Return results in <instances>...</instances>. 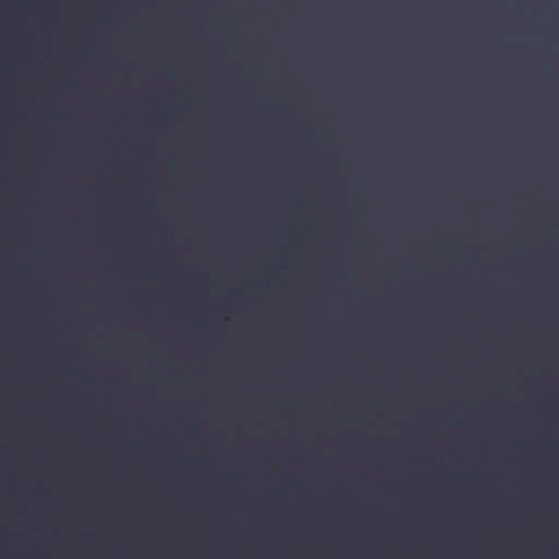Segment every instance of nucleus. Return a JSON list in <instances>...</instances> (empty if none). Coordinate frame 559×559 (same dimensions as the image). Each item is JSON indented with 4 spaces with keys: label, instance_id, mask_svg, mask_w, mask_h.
I'll return each instance as SVG.
<instances>
[{
    "label": "nucleus",
    "instance_id": "nucleus-3",
    "mask_svg": "<svg viewBox=\"0 0 559 559\" xmlns=\"http://www.w3.org/2000/svg\"><path fill=\"white\" fill-rule=\"evenodd\" d=\"M281 263H282V264L284 263V260H283V259L281 260Z\"/></svg>",
    "mask_w": 559,
    "mask_h": 559
},
{
    "label": "nucleus",
    "instance_id": "nucleus-2",
    "mask_svg": "<svg viewBox=\"0 0 559 559\" xmlns=\"http://www.w3.org/2000/svg\"><path fill=\"white\" fill-rule=\"evenodd\" d=\"M281 230H282V231L284 230V227H283V226L281 227Z\"/></svg>",
    "mask_w": 559,
    "mask_h": 559
},
{
    "label": "nucleus",
    "instance_id": "nucleus-1",
    "mask_svg": "<svg viewBox=\"0 0 559 559\" xmlns=\"http://www.w3.org/2000/svg\"><path fill=\"white\" fill-rule=\"evenodd\" d=\"M281 285H282V286L284 285V281H283V280H282V282H281Z\"/></svg>",
    "mask_w": 559,
    "mask_h": 559
}]
</instances>
